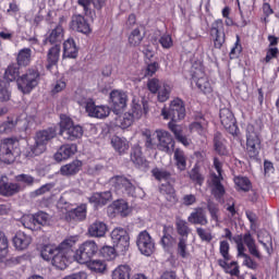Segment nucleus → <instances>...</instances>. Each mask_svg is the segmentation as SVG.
<instances>
[{"instance_id":"6e6d98bb","label":"nucleus","mask_w":279,"mask_h":279,"mask_svg":"<svg viewBox=\"0 0 279 279\" xmlns=\"http://www.w3.org/2000/svg\"><path fill=\"white\" fill-rule=\"evenodd\" d=\"M88 267L92 271H95L96 274H106L107 265L106 262L101 259H90V262L87 263Z\"/></svg>"},{"instance_id":"412c9836","label":"nucleus","mask_w":279,"mask_h":279,"mask_svg":"<svg viewBox=\"0 0 279 279\" xmlns=\"http://www.w3.org/2000/svg\"><path fill=\"white\" fill-rule=\"evenodd\" d=\"M85 110L94 119H106L110 117V107L104 105L97 106L94 101L86 102Z\"/></svg>"},{"instance_id":"a19ab883","label":"nucleus","mask_w":279,"mask_h":279,"mask_svg":"<svg viewBox=\"0 0 279 279\" xmlns=\"http://www.w3.org/2000/svg\"><path fill=\"white\" fill-rule=\"evenodd\" d=\"M187 175L190 180L193 182V184H196L197 186H204V182L206 180V177L204 173H202V167L199 165H195L189 172Z\"/></svg>"},{"instance_id":"b1692460","label":"nucleus","mask_w":279,"mask_h":279,"mask_svg":"<svg viewBox=\"0 0 279 279\" xmlns=\"http://www.w3.org/2000/svg\"><path fill=\"white\" fill-rule=\"evenodd\" d=\"M187 221L192 226H208V216L202 207H196L187 217Z\"/></svg>"},{"instance_id":"ddd939ff","label":"nucleus","mask_w":279,"mask_h":279,"mask_svg":"<svg viewBox=\"0 0 279 279\" xmlns=\"http://www.w3.org/2000/svg\"><path fill=\"white\" fill-rule=\"evenodd\" d=\"M209 35L214 40V48L221 49L226 44V29L223 27V20H216L210 27Z\"/></svg>"},{"instance_id":"f257e3e1","label":"nucleus","mask_w":279,"mask_h":279,"mask_svg":"<svg viewBox=\"0 0 279 279\" xmlns=\"http://www.w3.org/2000/svg\"><path fill=\"white\" fill-rule=\"evenodd\" d=\"M20 71L21 66L16 63L9 64L4 71V80L8 82H15L16 80L19 90L23 95H29L40 84V70L37 66H31L22 75H20Z\"/></svg>"},{"instance_id":"2f4dec72","label":"nucleus","mask_w":279,"mask_h":279,"mask_svg":"<svg viewBox=\"0 0 279 279\" xmlns=\"http://www.w3.org/2000/svg\"><path fill=\"white\" fill-rule=\"evenodd\" d=\"M131 160L133 163H135L137 167H141L142 169H149V162L147 161V159H145V157H143V149L138 145L132 147Z\"/></svg>"},{"instance_id":"680f3d73","label":"nucleus","mask_w":279,"mask_h":279,"mask_svg":"<svg viewBox=\"0 0 279 279\" xmlns=\"http://www.w3.org/2000/svg\"><path fill=\"white\" fill-rule=\"evenodd\" d=\"M197 88L202 90L205 95H210L213 93V86H210V82H208L206 78L201 77L196 82Z\"/></svg>"},{"instance_id":"e2e57ef3","label":"nucleus","mask_w":279,"mask_h":279,"mask_svg":"<svg viewBox=\"0 0 279 279\" xmlns=\"http://www.w3.org/2000/svg\"><path fill=\"white\" fill-rule=\"evenodd\" d=\"M15 182L25 184L26 186H34V183L36 182V179L29 174H17L15 175Z\"/></svg>"},{"instance_id":"338daca9","label":"nucleus","mask_w":279,"mask_h":279,"mask_svg":"<svg viewBox=\"0 0 279 279\" xmlns=\"http://www.w3.org/2000/svg\"><path fill=\"white\" fill-rule=\"evenodd\" d=\"M279 56V49L278 48H268L266 51V57L260 60L263 64H269L271 60L277 59Z\"/></svg>"},{"instance_id":"4d7b16f0","label":"nucleus","mask_w":279,"mask_h":279,"mask_svg":"<svg viewBox=\"0 0 279 279\" xmlns=\"http://www.w3.org/2000/svg\"><path fill=\"white\" fill-rule=\"evenodd\" d=\"M100 255L102 256V258H105V260H112L114 258H117V247L113 246H108L105 245L100 248Z\"/></svg>"},{"instance_id":"5701e85b","label":"nucleus","mask_w":279,"mask_h":279,"mask_svg":"<svg viewBox=\"0 0 279 279\" xmlns=\"http://www.w3.org/2000/svg\"><path fill=\"white\" fill-rule=\"evenodd\" d=\"M75 154H77L76 144H64L54 154V160H57V162H62V160H69V158L75 156Z\"/></svg>"},{"instance_id":"49530a36","label":"nucleus","mask_w":279,"mask_h":279,"mask_svg":"<svg viewBox=\"0 0 279 279\" xmlns=\"http://www.w3.org/2000/svg\"><path fill=\"white\" fill-rule=\"evenodd\" d=\"M173 159L179 171H186V154H184V150L180 148L174 149Z\"/></svg>"},{"instance_id":"c756f323","label":"nucleus","mask_w":279,"mask_h":279,"mask_svg":"<svg viewBox=\"0 0 279 279\" xmlns=\"http://www.w3.org/2000/svg\"><path fill=\"white\" fill-rule=\"evenodd\" d=\"M88 207L86 204H81L76 208H73L66 213L65 218L70 221H86V215Z\"/></svg>"},{"instance_id":"13d9d810","label":"nucleus","mask_w":279,"mask_h":279,"mask_svg":"<svg viewBox=\"0 0 279 279\" xmlns=\"http://www.w3.org/2000/svg\"><path fill=\"white\" fill-rule=\"evenodd\" d=\"M177 254L181 258H189L191 256V253H189V247L186 244L185 238H180L177 246Z\"/></svg>"},{"instance_id":"393cba45","label":"nucleus","mask_w":279,"mask_h":279,"mask_svg":"<svg viewBox=\"0 0 279 279\" xmlns=\"http://www.w3.org/2000/svg\"><path fill=\"white\" fill-rule=\"evenodd\" d=\"M106 232H108V225L101 220L94 221L87 229V234L94 239H101L106 236Z\"/></svg>"},{"instance_id":"8fccbe9b","label":"nucleus","mask_w":279,"mask_h":279,"mask_svg":"<svg viewBox=\"0 0 279 279\" xmlns=\"http://www.w3.org/2000/svg\"><path fill=\"white\" fill-rule=\"evenodd\" d=\"M234 184L243 193H250L252 191V181L247 177H235Z\"/></svg>"},{"instance_id":"9b49d317","label":"nucleus","mask_w":279,"mask_h":279,"mask_svg":"<svg viewBox=\"0 0 279 279\" xmlns=\"http://www.w3.org/2000/svg\"><path fill=\"white\" fill-rule=\"evenodd\" d=\"M110 101L112 112L119 117L128 108V94L119 89H113L110 93Z\"/></svg>"},{"instance_id":"c85d7f7f","label":"nucleus","mask_w":279,"mask_h":279,"mask_svg":"<svg viewBox=\"0 0 279 279\" xmlns=\"http://www.w3.org/2000/svg\"><path fill=\"white\" fill-rule=\"evenodd\" d=\"M13 244L15 250L23 252L32 245V238L23 231H17L13 236Z\"/></svg>"},{"instance_id":"09e8293b","label":"nucleus","mask_w":279,"mask_h":279,"mask_svg":"<svg viewBox=\"0 0 279 279\" xmlns=\"http://www.w3.org/2000/svg\"><path fill=\"white\" fill-rule=\"evenodd\" d=\"M111 206L114 213L120 215V217H128V215H130V206H128V202L123 199L114 201Z\"/></svg>"},{"instance_id":"bf43d9fd","label":"nucleus","mask_w":279,"mask_h":279,"mask_svg":"<svg viewBox=\"0 0 279 279\" xmlns=\"http://www.w3.org/2000/svg\"><path fill=\"white\" fill-rule=\"evenodd\" d=\"M142 136L144 138L146 149H155L156 148V141L151 136V130H149V129L142 130Z\"/></svg>"},{"instance_id":"cd10ccee","label":"nucleus","mask_w":279,"mask_h":279,"mask_svg":"<svg viewBox=\"0 0 279 279\" xmlns=\"http://www.w3.org/2000/svg\"><path fill=\"white\" fill-rule=\"evenodd\" d=\"M160 244L163 250H171L175 245V238H173V226H163L162 236L160 240Z\"/></svg>"},{"instance_id":"4be33fe9","label":"nucleus","mask_w":279,"mask_h":279,"mask_svg":"<svg viewBox=\"0 0 279 279\" xmlns=\"http://www.w3.org/2000/svg\"><path fill=\"white\" fill-rule=\"evenodd\" d=\"M129 112L135 121H138L143 114H147V112H149V104L147 102V99L142 98V100L138 101L134 98Z\"/></svg>"},{"instance_id":"6e6552de","label":"nucleus","mask_w":279,"mask_h":279,"mask_svg":"<svg viewBox=\"0 0 279 279\" xmlns=\"http://www.w3.org/2000/svg\"><path fill=\"white\" fill-rule=\"evenodd\" d=\"M161 117L166 120H171L174 122L182 121L186 117V107L184 100L181 98H175L170 101L169 108L163 107L161 109Z\"/></svg>"},{"instance_id":"aec40b11","label":"nucleus","mask_w":279,"mask_h":279,"mask_svg":"<svg viewBox=\"0 0 279 279\" xmlns=\"http://www.w3.org/2000/svg\"><path fill=\"white\" fill-rule=\"evenodd\" d=\"M84 167V161L80 159H74L69 163H65L61 166L59 170V175H62L63 178H75L80 171H82V168Z\"/></svg>"},{"instance_id":"7ed1b4c3","label":"nucleus","mask_w":279,"mask_h":279,"mask_svg":"<svg viewBox=\"0 0 279 279\" xmlns=\"http://www.w3.org/2000/svg\"><path fill=\"white\" fill-rule=\"evenodd\" d=\"M75 243H77V239L75 236H70L63 240L59 244V250L52 258V262H50L51 265L57 269H66V267H69L71 258H74Z\"/></svg>"},{"instance_id":"f03ea898","label":"nucleus","mask_w":279,"mask_h":279,"mask_svg":"<svg viewBox=\"0 0 279 279\" xmlns=\"http://www.w3.org/2000/svg\"><path fill=\"white\" fill-rule=\"evenodd\" d=\"M263 120L257 119L246 126V154L251 160H258L260 154V133L263 132Z\"/></svg>"},{"instance_id":"4c0bfd02","label":"nucleus","mask_w":279,"mask_h":279,"mask_svg":"<svg viewBox=\"0 0 279 279\" xmlns=\"http://www.w3.org/2000/svg\"><path fill=\"white\" fill-rule=\"evenodd\" d=\"M226 140L223 138V135L221 132H216L214 134V149L218 154V156H228L230 153L228 151V147H226L225 144Z\"/></svg>"},{"instance_id":"a878e982","label":"nucleus","mask_w":279,"mask_h":279,"mask_svg":"<svg viewBox=\"0 0 279 279\" xmlns=\"http://www.w3.org/2000/svg\"><path fill=\"white\" fill-rule=\"evenodd\" d=\"M168 128L170 132L174 134V138L178 141V143H181V145H184V147H189V145H191V140L184 135V130L180 124H177L175 121H170L168 123Z\"/></svg>"},{"instance_id":"37998d69","label":"nucleus","mask_w":279,"mask_h":279,"mask_svg":"<svg viewBox=\"0 0 279 279\" xmlns=\"http://www.w3.org/2000/svg\"><path fill=\"white\" fill-rule=\"evenodd\" d=\"M112 279H132V267L130 265L118 266L111 275Z\"/></svg>"},{"instance_id":"423d86ee","label":"nucleus","mask_w":279,"mask_h":279,"mask_svg":"<svg viewBox=\"0 0 279 279\" xmlns=\"http://www.w3.org/2000/svg\"><path fill=\"white\" fill-rule=\"evenodd\" d=\"M99 253V246L93 240L83 242L77 250L74 251V260L80 265H88L94 256Z\"/></svg>"},{"instance_id":"7c9ffc66","label":"nucleus","mask_w":279,"mask_h":279,"mask_svg":"<svg viewBox=\"0 0 279 279\" xmlns=\"http://www.w3.org/2000/svg\"><path fill=\"white\" fill-rule=\"evenodd\" d=\"M111 145L119 156H125L130 151V142L125 137L112 136Z\"/></svg>"},{"instance_id":"f3484780","label":"nucleus","mask_w":279,"mask_h":279,"mask_svg":"<svg viewBox=\"0 0 279 279\" xmlns=\"http://www.w3.org/2000/svg\"><path fill=\"white\" fill-rule=\"evenodd\" d=\"M157 141L159 144L157 148L159 151H165L166 154H171V151L175 150V140L168 131H156Z\"/></svg>"},{"instance_id":"f8f14e48","label":"nucleus","mask_w":279,"mask_h":279,"mask_svg":"<svg viewBox=\"0 0 279 279\" xmlns=\"http://www.w3.org/2000/svg\"><path fill=\"white\" fill-rule=\"evenodd\" d=\"M112 186L117 189V191L124 190L126 195L134 197L136 195V181L130 180L125 175H114L111 178Z\"/></svg>"},{"instance_id":"2eb2a0df","label":"nucleus","mask_w":279,"mask_h":279,"mask_svg":"<svg viewBox=\"0 0 279 279\" xmlns=\"http://www.w3.org/2000/svg\"><path fill=\"white\" fill-rule=\"evenodd\" d=\"M219 117L225 130H227L229 134H232V136H236L239 126L236 125L234 113H232L228 108H222L220 109Z\"/></svg>"},{"instance_id":"58836bf2","label":"nucleus","mask_w":279,"mask_h":279,"mask_svg":"<svg viewBox=\"0 0 279 279\" xmlns=\"http://www.w3.org/2000/svg\"><path fill=\"white\" fill-rule=\"evenodd\" d=\"M59 250L60 245L45 244L40 248V257L43 258V260H46L47 263H52Z\"/></svg>"},{"instance_id":"864d4df0","label":"nucleus","mask_w":279,"mask_h":279,"mask_svg":"<svg viewBox=\"0 0 279 279\" xmlns=\"http://www.w3.org/2000/svg\"><path fill=\"white\" fill-rule=\"evenodd\" d=\"M19 121L8 118L0 124V134H12L13 130H16Z\"/></svg>"},{"instance_id":"a211bd4d","label":"nucleus","mask_w":279,"mask_h":279,"mask_svg":"<svg viewBox=\"0 0 279 279\" xmlns=\"http://www.w3.org/2000/svg\"><path fill=\"white\" fill-rule=\"evenodd\" d=\"M62 40H64V28L62 24L57 25L53 29L48 32L46 38L43 40V45H52V47H62Z\"/></svg>"},{"instance_id":"052dcab7","label":"nucleus","mask_w":279,"mask_h":279,"mask_svg":"<svg viewBox=\"0 0 279 279\" xmlns=\"http://www.w3.org/2000/svg\"><path fill=\"white\" fill-rule=\"evenodd\" d=\"M143 38H145V35H141V29L135 28L129 36V44L132 45V47H138V45L143 43Z\"/></svg>"},{"instance_id":"20e7f679","label":"nucleus","mask_w":279,"mask_h":279,"mask_svg":"<svg viewBox=\"0 0 279 279\" xmlns=\"http://www.w3.org/2000/svg\"><path fill=\"white\" fill-rule=\"evenodd\" d=\"M58 136V129L56 126H49L44 130H39L35 134V144L29 147L28 156L34 158L40 156L47 151V145Z\"/></svg>"},{"instance_id":"c9c22d12","label":"nucleus","mask_w":279,"mask_h":279,"mask_svg":"<svg viewBox=\"0 0 279 279\" xmlns=\"http://www.w3.org/2000/svg\"><path fill=\"white\" fill-rule=\"evenodd\" d=\"M159 193L161 195H166L167 202L170 204H178V195H175V187H173V182L168 181L167 183H162L159 186Z\"/></svg>"},{"instance_id":"69168bd1","label":"nucleus","mask_w":279,"mask_h":279,"mask_svg":"<svg viewBox=\"0 0 279 279\" xmlns=\"http://www.w3.org/2000/svg\"><path fill=\"white\" fill-rule=\"evenodd\" d=\"M219 252L223 259L232 260V256L230 255V243H228V241H220Z\"/></svg>"},{"instance_id":"ea45409f","label":"nucleus","mask_w":279,"mask_h":279,"mask_svg":"<svg viewBox=\"0 0 279 279\" xmlns=\"http://www.w3.org/2000/svg\"><path fill=\"white\" fill-rule=\"evenodd\" d=\"M151 175L157 180V182H172V184H175V178H173V174H171V171L165 169V168H154L151 170Z\"/></svg>"},{"instance_id":"dca6fc26","label":"nucleus","mask_w":279,"mask_h":279,"mask_svg":"<svg viewBox=\"0 0 279 279\" xmlns=\"http://www.w3.org/2000/svg\"><path fill=\"white\" fill-rule=\"evenodd\" d=\"M70 27L73 32L78 34H84V36H90L93 34V28H90V23L82 14H73L70 22Z\"/></svg>"},{"instance_id":"1a4fd4ad","label":"nucleus","mask_w":279,"mask_h":279,"mask_svg":"<svg viewBox=\"0 0 279 279\" xmlns=\"http://www.w3.org/2000/svg\"><path fill=\"white\" fill-rule=\"evenodd\" d=\"M111 241L119 254H125L130 250V233L121 227H117L111 231Z\"/></svg>"},{"instance_id":"4468645a","label":"nucleus","mask_w":279,"mask_h":279,"mask_svg":"<svg viewBox=\"0 0 279 279\" xmlns=\"http://www.w3.org/2000/svg\"><path fill=\"white\" fill-rule=\"evenodd\" d=\"M21 191H23L21 183L10 182V179L5 174L0 175V195L2 197H14Z\"/></svg>"},{"instance_id":"79ce46f5","label":"nucleus","mask_w":279,"mask_h":279,"mask_svg":"<svg viewBox=\"0 0 279 279\" xmlns=\"http://www.w3.org/2000/svg\"><path fill=\"white\" fill-rule=\"evenodd\" d=\"M222 179V177H219L216 173L211 174V184L214 186L213 195L216 199H221V197L226 195V187L221 184Z\"/></svg>"},{"instance_id":"3c124183","label":"nucleus","mask_w":279,"mask_h":279,"mask_svg":"<svg viewBox=\"0 0 279 279\" xmlns=\"http://www.w3.org/2000/svg\"><path fill=\"white\" fill-rule=\"evenodd\" d=\"M34 217L35 223L37 225V230H41L43 227L49 226V221H51V217L45 211H37L34 214Z\"/></svg>"},{"instance_id":"5fc2aeb1","label":"nucleus","mask_w":279,"mask_h":279,"mask_svg":"<svg viewBox=\"0 0 279 279\" xmlns=\"http://www.w3.org/2000/svg\"><path fill=\"white\" fill-rule=\"evenodd\" d=\"M22 226L27 228V230H32L33 232H37L38 226L36 225V218L33 215H26L21 218Z\"/></svg>"},{"instance_id":"9d476101","label":"nucleus","mask_w":279,"mask_h":279,"mask_svg":"<svg viewBox=\"0 0 279 279\" xmlns=\"http://www.w3.org/2000/svg\"><path fill=\"white\" fill-rule=\"evenodd\" d=\"M136 245L141 254L144 256H151L156 252V242L147 232V230H144L138 233L136 239Z\"/></svg>"},{"instance_id":"a18cd8bd","label":"nucleus","mask_w":279,"mask_h":279,"mask_svg":"<svg viewBox=\"0 0 279 279\" xmlns=\"http://www.w3.org/2000/svg\"><path fill=\"white\" fill-rule=\"evenodd\" d=\"M136 121L132 113L125 112L123 116H118L116 118V126L121 128V130H128Z\"/></svg>"},{"instance_id":"e433bc0d","label":"nucleus","mask_w":279,"mask_h":279,"mask_svg":"<svg viewBox=\"0 0 279 279\" xmlns=\"http://www.w3.org/2000/svg\"><path fill=\"white\" fill-rule=\"evenodd\" d=\"M16 65L25 69L32 64V48H23L16 54Z\"/></svg>"},{"instance_id":"de8ad7c7","label":"nucleus","mask_w":279,"mask_h":279,"mask_svg":"<svg viewBox=\"0 0 279 279\" xmlns=\"http://www.w3.org/2000/svg\"><path fill=\"white\" fill-rule=\"evenodd\" d=\"M175 228L181 239H189V234H191V228L189 227V222H186V220L177 218Z\"/></svg>"},{"instance_id":"39448f33","label":"nucleus","mask_w":279,"mask_h":279,"mask_svg":"<svg viewBox=\"0 0 279 279\" xmlns=\"http://www.w3.org/2000/svg\"><path fill=\"white\" fill-rule=\"evenodd\" d=\"M60 136L65 141H80L84 136V128L80 124H75L73 119L66 114L60 116Z\"/></svg>"},{"instance_id":"0e129e2a","label":"nucleus","mask_w":279,"mask_h":279,"mask_svg":"<svg viewBox=\"0 0 279 279\" xmlns=\"http://www.w3.org/2000/svg\"><path fill=\"white\" fill-rule=\"evenodd\" d=\"M162 87V83H160V80L154 77L149 78L147 82V88L151 95H158V90Z\"/></svg>"},{"instance_id":"0eeeda50","label":"nucleus","mask_w":279,"mask_h":279,"mask_svg":"<svg viewBox=\"0 0 279 279\" xmlns=\"http://www.w3.org/2000/svg\"><path fill=\"white\" fill-rule=\"evenodd\" d=\"M20 145L16 137H7L1 141L0 156L7 165H12L14 158L21 154Z\"/></svg>"},{"instance_id":"bb28decb","label":"nucleus","mask_w":279,"mask_h":279,"mask_svg":"<svg viewBox=\"0 0 279 279\" xmlns=\"http://www.w3.org/2000/svg\"><path fill=\"white\" fill-rule=\"evenodd\" d=\"M168 128L170 132L174 134V138L178 141V143H181V145H184V147H189V145H191V140L184 135V130L180 124H177L175 121H170L168 123Z\"/></svg>"},{"instance_id":"f704fd0d","label":"nucleus","mask_w":279,"mask_h":279,"mask_svg":"<svg viewBox=\"0 0 279 279\" xmlns=\"http://www.w3.org/2000/svg\"><path fill=\"white\" fill-rule=\"evenodd\" d=\"M207 125L208 121L204 117V113L196 112L194 113V122L190 124V130L191 132H197V134H204Z\"/></svg>"},{"instance_id":"6ab92c4d","label":"nucleus","mask_w":279,"mask_h":279,"mask_svg":"<svg viewBox=\"0 0 279 279\" xmlns=\"http://www.w3.org/2000/svg\"><path fill=\"white\" fill-rule=\"evenodd\" d=\"M87 202L93 204L95 208H104V206H108L112 202V192H94L87 197Z\"/></svg>"},{"instance_id":"774afa93","label":"nucleus","mask_w":279,"mask_h":279,"mask_svg":"<svg viewBox=\"0 0 279 279\" xmlns=\"http://www.w3.org/2000/svg\"><path fill=\"white\" fill-rule=\"evenodd\" d=\"M5 256H8V238L0 231V258H5Z\"/></svg>"},{"instance_id":"c03bdc74","label":"nucleus","mask_w":279,"mask_h":279,"mask_svg":"<svg viewBox=\"0 0 279 279\" xmlns=\"http://www.w3.org/2000/svg\"><path fill=\"white\" fill-rule=\"evenodd\" d=\"M228 262L229 260L226 259H218V265L225 270L226 274H230V276H239V274H241V271L239 270V263Z\"/></svg>"},{"instance_id":"72a5a7b5","label":"nucleus","mask_w":279,"mask_h":279,"mask_svg":"<svg viewBox=\"0 0 279 279\" xmlns=\"http://www.w3.org/2000/svg\"><path fill=\"white\" fill-rule=\"evenodd\" d=\"M80 53V48L77 47V44H75V39L72 37L68 38L63 43V58H70L72 60H75Z\"/></svg>"},{"instance_id":"473e14b6","label":"nucleus","mask_w":279,"mask_h":279,"mask_svg":"<svg viewBox=\"0 0 279 279\" xmlns=\"http://www.w3.org/2000/svg\"><path fill=\"white\" fill-rule=\"evenodd\" d=\"M60 51H62V47L58 45L49 48L47 52V71H51L53 66L58 65V62H60Z\"/></svg>"},{"instance_id":"603ef678","label":"nucleus","mask_w":279,"mask_h":279,"mask_svg":"<svg viewBox=\"0 0 279 279\" xmlns=\"http://www.w3.org/2000/svg\"><path fill=\"white\" fill-rule=\"evenodd\" d=\"M171 97V85L167 83H162L160 89L157 92V100L160 104H165V101H169Z\"/></svg>"}]
</instances>
